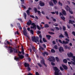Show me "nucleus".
<instances>
[{
  "label": "nucleus",
  "instance_id": "6ab92c4d",
  "mask_svg": "<svg viewBox=\"0 0 75 75\" xmlns=\"http://www.w3.org/2000/svg\"><path fill=\"white\" fill-rule=\"evenodd\" d=\"M13 51H14V50H15V49L13 48L10 49H9L10 53H12V52H13Z\"/></svg>",
  "mask_w": 75,
  "mask_h": 75
},
{
  "label": "nucleus",
  "instance_id": "a18cd8bd",
  "mask_svg": "<svg viewBox=\"0 0 75 75\" xmlns=\"http://www.w3.org/2000/svg\"><path fill=\"white\" fill-rule=\"evenodd\" d=\"M17 19L19 21H21V23H23V21L22 20V19H21V18H18V19Z\"/></svg>",
  "mask_w": 75,
  "mask_h": 75
},
{
  "label": "nucleus",
  "instance_id": "a878e982",
  "mask_svg": "<svg viewBox=\"0 0 75 75\" xmlns=\"http://www.w3.org/2000/svg\"><path fill=\"white\" fill-rule=\"evenodd\" d=\"M69 13H70V14H73V11H71V8H69Z\"/></svg>",
  "mask_w": 75,
  "mask_h": 75
},
{
  "label": "nucleus",
  "instance_id": "7c9ffc66",
  "mask_svg": "<svg viewBox=\"0 0 75 75\" xmlns=\"http://www.w3.org/2000/svg\"><path fill=\"white\" fill-rule=\"evenodd\" d=\"M58 4L60 6H62V3L61 2H60V1H59Z\"/></svg>",
  "mask_w": 75,
  "mask_h": 75
},
{
  "label": "nucleus",
  "instance_id": "2eb2a0df",
  "mask_svg": "<svg viewBox=\"0 0 75 75\" xmlns=\"http://www.w3.org/2000/svg\"><path fill=\"white\" fill-rule=\"evenodd\" d=\"M24 65L25 67H29V64L28 63H27L26 62L24 64Z\"/></svg>",
  "mask_w": 75,
  "mask_h": 75
},
{
  "label": "nucleus",
  "instance_id": "423d86ee",
  "mask_svg": "<svg viewBox=\"0 0 75 75\" xmlns=\"http://www.w3.org/2000/svg\"><path fill=\"white\" fill-rule=\"evenodd\" d=\"M59 42L62 44H69V42H68L67 41H65V40H63L62 42V41L60 39L59 40Z\"/></svg>",
  "mask_w": 75,
  "mask_h": 75
},
{
  "label": "nucleus",
  "instance_id": "603ef678",
  "mask_svg": "<svg viewBox=\"0 0 75 75\" xmlns=\"http://www.w3.org/2000/svg\"><path fill=\"white\" fill-rule=\"evenodd\" d=\"M55 13H56V15H58V14H59V12H58V11H55Z\"/></svg>",
  "mask_w": 75,
  "mask_h": 75
},
{
  "label": "nucleus",
  "instance_id": "393cba45",
  "mask_svg": "<svg viewBox=\"0 0 75 75\" xmlns=\"http://www.w3.org/2000/svg\"><path fill=\"white\" fill-rule=\"evenodd\" d=\"M23 15H24V17L25 18V19L26 20V18H27V14L25 13H23Z\"/></svg>",
  "mask_w": 75,
  "mask_h": 75
},
{
  "label": "nucleus",
  "instance_id": "09e8293b",
  "mask_svg": "<svg viewBox=\"0 0 75 75\" xmlns=\"http://www.w3.org/2000/svg\"><path fill=\"white\" fill-rule=\"evenodd\" d=\"M56 60L58 62L59 61V58H58V57H55Z\"/></svg>",
  "mask_w": 75,
  "mask_h": 75
},
{
  "label": "nucleus",
  "instance_id": "6e6552de",
  "mask_svg": "<svg viewBox=\"0 0 75 75\" xmlns=\"http://www.w3.org/2000/svg\"><path fill=\"white\" fill-rule=\"evenodd\" d=\"M72 59H71V60H72V61H74V62L71 61V62H72V64L73 65H75V56H73L72 57Z\"/></svg>",
  "mask_w": 75,
  "mask_h": 75
},
{
  "label": "nucleus",
  "instance_id": "052dcab7",
  "mask_svg": "<svg viewBox=\"0 0 75 75\" xmlns=\"http://www.w3.org/2000/svg\"><path fill=\"white\" fill-rule=\"evenodd\" d=\"M65 40L67 41H67V42H68L69 41V40L67 38H65Z\"/></svg>",
  "mask_w": 75,
  "mask_h": 75
},
{
  "label": "nucleus",
  "instance_id": "f704fd0d",
  "mask_svg": "<svg viewBox=\"0 0 75 75\" xmlns=\"http://www.w3.org/2000/svg\"><path fill=\"white\" fill-rule=\"evenodd\" d=\"M48 27H49V25L48 24H45V28H48Z\"/></svg>",
  "mask_w": 75,
  "mask_h": 75
},
{
  "label": "nucleus",
  "instance_id": "aec40b11",
  "mask_svg": "<svg viewBox=\"0 0 75 75\" xmlns=\"http://www.w3.org/2000/svg\"><path fill=\"white\" fill-rule=\"evenodd\" d=\"M53 3L54 5H56V3H57V0H52Z\"/></svg>",
  "mask_w": 75,
  "mask_h": 75
},
{
  "label": "nucleus",
  "instance_id": "ddd939ff",
  "mask_svg": "<svg viewBox=\"0 0 75 75\" xmlns=\"http://www.w3.org/2000/svg\"><path fill=\"white\" fill-rule=\"evenodd\" d=\"M67 56L69 57H72L73 56V54L71 52H70L69 54H67Z\"/></svg>",
  "mask_w": 75,
  "mask_h": 75
},
{
  "label": "nucleus",
  "instance_id": "ea45409f",
  "mask_svg": "<svg viewBox=\"0 0 75 75\" xmlns=\"http://www.w3.org/2000/svg\"><path fill=\"white\" fill-rule=\"evenodd\" d=\"M37 64L38 65L39 67H42V65H41L40 63H38Z\"/></svg>",
  "mask_w": 75,
  "mask_h": 75
},
{
  "label": "nucleus",
  "instance_id": "13d9d810",
  "mask_svg": "<svg viewBox=\"0 0 75 75\" xmlns=\"http://www.w3.org/2000/svg\"><path fill=\"white\" fill-rule=\"evenodd\" d=\"M21 1V4H24V0H20Z\"/></svg>",
  "mask_w": 75,
  "mask_h": 75
},
{
  "label": "nucleus",
  "instance_id": "de8ad7c7",
  "mask_svg": "<svg viewBox=\"0 0 75 75\" xmlns=\"http://www.w3.org/2000/svg\"><path fill=\"white\" fill-rule=\"evenodd\" d=\"M27 70L28 71H30L31 70V68H30V67L29 66L28 67Z\"/></svg>",
  "mask_w": 75,
  "mask_h": 75
},
{
  "label": "nucleus",
  "instance_id": "0e129e2a",
  "mask_svg": "<svg viewBox=\"0 0 75 75\" xmlns=\"http://www.w3.org/2000/svg\"><path fill=\"white\" fill-rule=\"evenodd\" d=\"M55 28L57 30H59V28L58 27H55Z\"/></svg>",
  "mask_w": 75,
  "mask_h": 75
},
{
  "label": "nucleus",
  "instance_id": "4468645a",
  "mask_svg": "<svg viewBox=\"0 0 75 75\" xmlns=\"http://www.w3.org/2000/svg\"><path fill=\"white\" fill-rule=\"evenodd\" d=\"M18 56L20 59H23V58H24V56L23 55H20L19 54H18Z\"/></svg>",
  "mask_w": 75,
  "mask_h": 75
},
{
  "label": "nucleus",
  "instance_id": "5701e85b",
  "mask_svg": "<svg viewBox=\"0 0 75 75\" xmlns=\"http://www.w3.org/2000/svg\"><path fill=\"white\" fill-rule=\"evenodd\" d=\"M42 54H43L44 56H45V54H46V55H48V53L46 52H44L43 53H42Z\"/></svg>",
  "mask_w": 75,
  "mask_h": 75
},
{
  "label": "nucleus",
  "instance_id": "dca6fc26",
  "mask_svg": "<svg viewBox=\"0 0 75 75\" xmlns=\"http://www.w3.org/2000/svg\"><path fill=\"white\" fill-rule=\"evenodd\" d=\"M62 67H63L64 69H66V70H67V69H68V67H67V66L66 65L63 64L62 65Z\"/></svg>",
  "mask_w": 75,
  "mask_h": 75
},
{
  "label": "nucleus",
  "instance_id": "774afa93",
  "mask_svg": "<svg viewBox=\"0 0 75 75\" xmlns=\"http://www.w3.org/2000/svg\"><path fill=\"white\" fill-rule=\"evenodd\" d=\"M64 48H65V49H68V46H67V45H65L64 46Z\"/></svg>",
  "mask_w": 75,
  "mask_h": 75
},
{
  "label": "nucleus",
  "instance_id": "3c124183",
  "mask_svg": "<svg viewBox=\"0 0 75 75\" xmlns=\"http://www.w3.org/2000/svg\"><path fill=\"white\" fill-rule=\"evenodd\" d=\"M63 31H66V28H65V27L64 26H63Z\"/></svg>",
  "mask_w": 75,
  "mask_h": 75
},
{
  "label": "nucleus",
  "instance_id": "e433bc0d",
  "mask_svg": "<svg viewBox=\"0 0 75 75\" xmlns=\"http://www.w3.org/2000/svg\"><path fill=\"white\" fill-rule=\"evenodd\" d=\"M48 33L49 34H51V35H53V34H55V33H54L51 32H48Z\"/></svg>",
  "mask_w": 75,
  "mask_h": 75
},
{
  "label": "nucleus",
  "instance_id": "cd10ccee",
  "mask_svg": "<svg viewBox=\"0 0 75 75\" xmlns=\"http://www.w3.org/2000/svg\"><path fill=\"white\" fill-rule=\"evenodd\" d=\"M62 13L64 15V16H66L67 15V13H66V11H65L63 10V11L62 12Z\"/></svg>",
  "mask_w": 75,
  "mask_h": 75
},
{
  "label": "nucleus",
  "instance_id": "8fccbe9b",
  "mask_svg": "<svg viewBox=\"0 0 75 75\" xmlns=\"http://www.w3.org/2000/svg\"><path fill=\"white\" fill-rule=\"evenodd\" d=\"M54 47L55 48L56 50H58V46H57V45H55L54 46Z\"/></svg>",
  "mask_w": 75,
  "mask_h": 75
},
{
  "label": "nucleus",
  "instance_id": "20e7f679",
  "mask_svg": "<svg viewBox=\"0 0 75 75\" xmlns=\"http://www.w3.org/2000/svg\"><path fill=\"white\" fill-rule=\"evenodd\" d=\"M32 23V21L30 20L29 23L30 25L31 24V25L33 26H31L30 27V28H31V29H37V28L36 27V25H35V23Z\"/></svg>",
  "mask_w": 75,
  "mask_h": 75
},
{
  "label": "nucleus",
  "instance_id": "2f4dec72",
  "mask_svg": "<svg viewBox=\"0 0 75 75\" xmlns=\"http://www.w3.org/2000/svg\"><path fill=\"white\" fill-rule=\"evenodd\" d=\"M42 40L43 42H47V40H46L45 38H43Z\"/></svg>",
  "mask_w": 75,
  "mask_h": 75
},
{
  "label": "nucleus",
  "instance_id": "f3484780",
  "mask_svg": "<svg viewBox=\"0 0 75 75\" xmlns=\"http://www.w3.org/2000/svg\"><path fill=\"white\" fill-rule=\"evenodd\" d=\"M49 4L50 6H54V4L52 3V1H51L49 2Z\"/></svg>",
  "mask_w": 75,
  "mask_h": 75
},
{
  "label": "nucleus",
  "instance_id": "4d7b16f0",
  "mask_svg": "<svg viewBox=\"0 0 75 75\" xmlns=\"http://www.w3.org/2000/svg\"><path fill=\"white\" fill-rule=\"evenodd\" d=\"M39 37H40V39H42V35H41L40 34L39 35Z\"/></svg>",
  "mask_w": 75,
  "mask_h": 75
},
{
  "label": "nucleus",
  "instance_id": "0eeeda50",
  "mask_svg": "<svg viewBox=\"0 0 75 75\" xmlns=\"http://www.w3.org/2000/svg\"><path fill=\"white\" fill-rule=\"evenodd\" d=\"M48 60H49V61H50V62H53V61L55 60V57L52 56L51 57H49Z\"/></svg>",
  "mask_w": 75,
  "mask_h": 75
},
{
  "label": "nucleus",
  "instance_id": "c9c22d12",
  "mask_svg": "<svg viewBox=\"0 0 75 75\" xmlns=\"http://www.w3.org/2000/svg\"><path fill=\"white\" fill-rule=\"evenodd\" d=\"M34 10L35 11V13H36L37 12V9L36 8L34 7Z\"/></svg>",
  "mask_w": 75,
  "mask_h": 75
},
{
  "label": "nucleus",
  "instance_id": "680f3d73",
  "mask_svg": "<svg viewBox=\"0 0 75 75\" xmlns=\"http://www.w3.org/2000/svg\"><path fill=\"white\" fill-rule=\"evenodd\" d=\"M30 16L33 18H35V17L33 15H30Z\"/></svg>",
  "mask_w": 75,
  "mask_h": 75
},
{
  "label": "nucleus",
  "instance_id": "7ed1b4c3",
  "mask_svg": "<svg viewBox=\"0 0 75 75\" xmlns=\"http://www.w3.org/2000/svg\"><path fill=\"white\" fill-rule=\"evenodd\" d=\"M32 23V21L30 20L29 23L30 25L31 24V25L33 26H31L30 27V28H31V29H37V28L36 27V25H35V23Z\"/></svg>",
  "mask_w": 75,
  "mask_h": 75
},
{
  "label": "nucleus",
  "instance_id": "9d476101",
  "mask_svg": "<svg viewBox=\"0 0 75 75\" xmlns=\"http://www.w3.org/2000/svg\"><path fill=\"white\" fill-rule=\"evenodd\" d=\"M39 5L41 7H43L44 6H45V3L41 1H40L39 2Z\"/></svg>",
  "mask_w": 75,
  "mask_h": 75
},
{
  "label": "nucleus",
  "instance_id": "e2e57ef3",
  "mask_svg": "<svg viewBox=\"0 0 75 75\" xmlns=\"http://www.w3.org/2000/svg\"><path fill=\"white\" fill-rule=\"evenodd\" d=\"M42 46H43V47L44 48H46V45L45 44H43L42 45Z\"/></svg>",
  "mask_w": 75,
  "mask_h": 75
},
{
  "label": "nucleus",
  "instance_id": "4be33fe9",
  "mask_svg": "<svg viewBox=\"0 0 75 75\" xmlns=\"http://www.w3.org/2000/svg\"><path fill=\"white\" fill-rule=\"evenodd\" d=\"M40 63L41 64H43L45 63V61L44 59H43L40 61Z\"/></svg>",
  "mask_w": 75,
  "mask_h": 75
},
{
  "label": "nucleus",
  "instance_id": "4c0bfd02",
  "mask_svg": "<svg viewBox=\"0 0 75 75\" xmlns=\"http://www.w3.org/2000/svg\"><path fill=\"white\" fill-rule=\"evenodd\" d=\"M41 49L42 50V51H44V48H43L42 47H41L40 48H39V51H41Z\"/></svg>",
  "mask_w": 75,
  "mask_h": 75
},
{
  "label": "nucleus",
  "instance_id": "37998d69",
  "mask_svg": "<svg viewBox=\"0 0 75 75\" xmlns=\"http://www.w3.org/2000/svg\"><path fill=\"white\" fill-rule=\"evenodd\" d=\"M39 42L40 43H41V44L43 43V41L42 40V39H40Z\"/></svg>",
  "mask_w": 75,
  "mask_h": 75
},
{
  "label": "nucleus",
  "instance_id": "bb28decb",
  "mask_svg": "<svg viewBox=\"0 0 75 75\" xmlns=\"http://www.w3.org/2000/svg\"><path fill=\"white\" fill-rule=\"evenodd\" d=\"M15 60H16V61H20V59H19V57H14Z\"/></svg>",
  "mask_w": 75,
  "mask_h": 75
},
{
  "label": "nucleus",
  "instance_id": "79ce46f5",
  "mask_svg": "<svg viewBox=\"0 0 75 75\" xmlns=\"http://www.w3.org/2000/svg\"><path fill=\"white\" fill-rule=\"evenodd\" d=\"M61 19H62V20H63L64 21H65V18L64 17V16H61Z\"/></svg>",
  "mask_w": 75,
  "mask_h": 75
},
{
  "label": "nucleus",
  "instance_id": "6e6d98bb",
  "mask_svg": "<svg viewBox=\"0 0 75 75\" xmlns=\"http://www.w3.org/2000/svg\"><path fill=\"white\" fill-rule=\"evenodd\" d=\"M17 25H18V27H19L20 26H21L20 23H17Z\"/></svg>",
  "mask_w": 75,
  "mask_h": 75
},
{
  "label": "nucleus",
  "instance_id": "58836bf2",
  "mask_svg": "<svg viewBox=\"0 0 75 75\" xmlns=\"http://www.w3.org/2000/svg\"><path fill=\"white\" fill-rule=\"evenodd\" d=\"M51 52H52H52L53 53H55V50H54V49H52L51 50Z\"/></svg>",
  "mask_w": 75,
  "mask_h": 75
},
{
  "label": "nucleus",
  "instance_id": "f8f14e48",
  "mask_svg": "<svg viewBox=\"0 0 75 75\" xmlns=\"http://www.w3.org/2000/svg\"><path fill=\"white\" fill-rule=\"evenodd\" d=\"M64 35L65 36H66L67 38H69V35H68V34L67 32L66 31H64Z\"/></svg>",
  "mask_w": 75,
  "mask_h": 75
},
{
  "label": "nucleus",
  "instance_id": "473e14b6",
  "mask_svg": "<svg viewBox=\"0 0 75 75\" xmlns=\"http://www.w3.org/2000/svg\"><path fill=\"white\" fill-rule=\"evenodd\" d=\"M6 43L8 45H12V44H11V43L10 42L8 41H6Z\"/></svg>",
  "mask_w": 75,
  "mask_h": 75
},
{
  "label": "nucleus",
  "instance_id": "b1692460",
  "mask_svg": "<svg viewBox=\"0 0 75 75\" xmlns=\"http://www.w3.org/2000/svg\"><path fill=\"white\" fill-rule=\"evenodd\" d=\"M70 8L69 7V6H68V5H67L66 7H65V9L67 10V11H69V8Z\"/></svg>",
  "mask_w": 75,
  "mask_h": 75
},
{
  "label": "nucleus",
  "instance_id": "bf43d9fd",
  "mask_svg": "<svg viewBox=\"0 0 75 75\" xmlns=\"http://www.w3.org/2000/svg\"><path fill=\"white\" fill-rule=\"evenodd\" d=\"M37 12L39 14V16L41 15V12H40V11H38Z\"/></svg>",
  "mask_w": 75,
  "mask_h": 75
},
{
  "label": "nucleus",
  "instance_id": "f03ea898",
  "mask_svg": "<svg viewBox=\"0 0 75 75\" xmlns=\"http://www.w3.org/2000/svg\"><path fill=\"white\" fill-rule=\"evenodd\" d=\"M32 23V21L30 20L29 23L30 25L31 24V25L33 26H31L30 27V28H31V29H37V28L36 27V25H35V23Z\"/></svg>",
  "mask_w": 75,
  "mask_h": 75
},
{
  "label": "nucleus",
  "instance_id": "9b49d317",
  "mask_svg": "<svg viewBox=\"0 0 75 75\" xmlns=\"http://www.w3.org/2000/svg\"><path fill=\"white\" fill-rule=\"evenodd\" d=\"M28 9L26 11V13L28 16H29L30 14V10H31V8L30 7H29L28 8Z\"/></svg>",
  "mask_w": 75,
  "mask_h": 75
},
{
  "label": "nucleus",
  "instance_id": "412c9836",
  "mask_svg": "<svg viewBox=\"0 0 75 75\" xmlns=\"http://www.w3.org/2000/svg\"><path fill=\"white\" fill-rule=\"evenodd\" d=\"M46 37L48 40H50V38L51 37V36L49 35H46Z\"/></svg>",
  "mask_w": 75,
  "mask_h": 75
},
{
  "label": "nucleus",
  "instance_id": "f257e3e1",
  "mask_svg": "<svg viewBox=\"0 0 75 75\" xmlns=\"http://www.w3.org/2000/svg\"><path fill=\"white\" fill-rule=\"evenodd\" d=\"M32 36V41H35V42L36 43H37V42H38V44H40V42H39V38H38V37L36 36Z\"/></svg>",
  "mask_w": 75,
  "mask_h": 75
},
{
  "label": "nucleus",
  "instance_id": "c85d7f7f",
  "mask_svg": "<svg viewBox=\"0 0 75 75\" xmlns=\"http://www.w3.org/2000/svg\"><path fill=\"white\" fill-rule=\"evenodd\" d=\"M63 62H64V63H65V64H67V62H68V61H67V60L66 59H64L63 60Z\"/></svg>",
  "mask_w": 75,
  "mask_h": 75
},
{
  "label": "nucleus",
  "instance_id": "69168bd1",
  "mask_svg": "<svg viewBox=\"0 0 75 75\" xmlns=\"http://www.w3.org/2000/svg\"><path fill=\"white\" fill-rule=\"evenodd\" d=\"M23 31H27V30H26V29L25 28V27H24L23 28Z\"/></svg>",
  "mask_w": 75,
  "mask_h": 75
},
{
  "label": "nucleus",
  "instance_id": "338daca9",
  "mask_svg": "<svg viewBox=\"0 0 75 75\" xmlns=\"http://www.w3.org/2000/svg\"><path fill=\"white\" fill-rule=\"evenodd\" d=\"M72 34L74 35V36H75V32L74 31H73L72 32Z\"/></svg>",
  "mask_w": 75,
  "mask_h": 75
},
{
  "label": "nucleus",
  "instance_id": "a211bd4d",
  "mask_svg": "<svg viewBox=\"0 0 75 75\" xmlns=\"http://www.w3.org/2000/svg\"><path fill=\"white\" fill-rule=\"evenodd\" d=\"M59 38L61 39L62 38H64V36L62 35V34H61L60 35H59Z\"/></svg>",
  "mask_w": 75,
  "mask_h": 75
},
{
  "label": "nucleus",
  "instance_id": "39448f33",
  "mask_svg": "<svg viewBox=\"0 0 75 75\" xmlns=\"http://www.w3.org/2000/svg\"><path fill=\"white\" fill-rule=\"evenodd\" d=\"M54 71H55L54 72V74L55 75H59V70H58V69L57 67H54Z\"/></svg>",
  "mask_w": 75,
  "mask_h": 75
},
{
  "label": "nucleus",
  "instance_id": "c756f323",
  "mask_svg": "<svg viewBox=\"0 0 75 75\" xmlns=\"http://www.w3.org/2000/svg\"><path fill=\"white\" fill-rule=\"evenodd\" d=\"M23 34L25 36H26L27 35V31H23Z\"/></svg>",
  "mask_w": 75,
  "mask_h": 75
},
{
  "label": "nucleus",
  "instance_id": "49530a36",
  "mask_svg": "<svg viewBox=\"0 0 75 75\" xmlns=\"http://www.w3.org/2000/svg\"><path fill=\"white\" fill-rule=\"evenodd\" d=\"M21 6L22 7L24 8V9H25L26 8V7L23 4L21 5Z\"/></svg>",
  "mask_w": 75,
  "mask_h": 75
},
{
  "label": "nucleus",
  "instance_id": "5fc2aeb1",
  "mask_svg": "<svg viewBox=\"0 0 75 75\" xmlns=\"http://www.w3.org/2000/svg\"><path fill=\"white\" fill-rule=\"evenodd\" d=\"M60 69L61 71H64V69L61 66L60 67Z\"/></svg>",
  "mask_w": 75,
  "mask_h": 75
},
{
  "label": "nucleus",
  "instance_id": "c03bdc74",
  "mask_svg": "<svg viewBox=\"0 0 75 75\" xmlns=\"http://www.w3.org/2000/svg\"><path fill=\"white\" fill-rule=\"evenodd\" d=\"M30 33L32 35H33L34 34V31L32 30H30Z\"/></svg>",
  "mask_w": 75,
  "mask_h": 75
},
{
  "label": "nucleus",
  "instance_id": "72a5a7b5",
  "mask_svg": "<svg viewBox=\"0 0 75 75\" xmlns=\"http://www.w3.org/2000/svg\"><path fill=\"white\" fill-rule=\"evenodd\" d=\"M69 24H73V22H72V20L71 19L69 20Z\"/></svg>",
  "mask_w": 75,
  "mask_h": 75
},
{
  "label": "nucleus",
  "instance_id": "1a4fd4ad",
  "mask_svg": "<svg viewBox=\"0 0 75 75\" xmlns=\"http://www.w3.org/2000/svg\"><path fill=\"white\" fill-rule=\"evenodd\" d=\"M59 51L61 53L64 51V49L62 47H61L59 48Z\"/></svg>",
  "mask_w": 75,
  "mask_h": 75
},
{
  "label": "nucleus",
  "instance_id": "a19ab883",
  "mask_svg": "<svg viewBox=\"0 0 75 75\" xmlns=\"http://www.w3.org/2000/svg\"><path fill=\"white\" fill-rule=\"evenodd\" d=\"M36 27L39 30H41V28H40V27L38 26V25H37Z\"/></svg>",
  "mask_w": 75,
  "mask_h": 75
},
{
  "label": "nucleus",
  "instance_id": "864d4df0",
  "mask_svg": "<svg viewBox=\"0 0 75 75\" xmlns=\"http://www.w3.org/2000/svg\"><path fill=\"white\" fill-rule=\"evenodd\" d=\"M14 52H15V53H18V51H17V50L16 49H15V50H14Z\"/></svg>",
  "mask_w": 75,
  "mask_h": 75
}]
</instances>
